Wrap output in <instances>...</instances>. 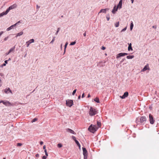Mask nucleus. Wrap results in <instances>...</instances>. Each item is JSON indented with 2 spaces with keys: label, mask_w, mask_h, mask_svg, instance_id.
<instances>
[{
  "label": "nucleus",
  "mask_w": 159,
  "mask_h": 159,
  "mask_svg": "<svg viewBox=\"0 0 159 159\" xmlns=\"http://www.w3.org/2000/svg\"><path fill=\"white\" fill-rule=\"evenodd\" d=\"M109 10V9L108 8H106V9H102L100 10L99 12L98 13V14L100 13H106L107 11Z\"/></svg>",
  "instance_id": "f8f14e48"
},
{
  "label": "nucleus",
  "mask_w": 159,
  "mask_h": 159,
  "mask_svg": "<svg viewBox=\"0 0 159 159\" xmlns=\"http://www.w3.org/2000/svg\"><path fill=\"white\" fill-rule=\"evenodd\" d=\"M5 101H3V100H1L0 101V103H3V104H4V102Z\"/></svg>",
  "instance_id": "864d4df0"
},
{
  "label": "nucleus",
  "mask_w": 159,
  "mask_h": 159,
  "mask_svg": "<svg viewBox=\"0 0 159 159\" xmlns=\"http://www.w3.org/2000/svg\"><path fill=\"white\" fill-rule=\"evenodd\" d=\"M8 60H5L4 61L5 62V64H7V61H8Z\"/></svg>",
  "instance_id": "6e6d98bb"
},
{
  "label": "nucleus",
  "mask_w": 159,
  "mask_h": 159,
  "mask_svg": "<svg viewBox=\"0 0 159 159\" xmlns=\"http://www.w3.org/2000/svg\"><path fill=\"white\" fill-rule=\"evenodd\" d=\"M55 37H53V38H52V40L50 42V43H51L52 44H53V42L55 40Z\"/></svg>",
  "instance_id": "cd10ccee"
},
{
  "label": "nucleus",
  "mask_w": 159,
  "mask_h": 159,
  "mask_svg": "<svg viewBox=\"0 0 159 159\" xmlns=\"http://www.w3.org/2000/svg\"><path fill=\"white\" fill-rule=\"evenodd\" d=\"M8 37H7L5 38L4 39V41H6L8 39Z\"/></svg>",
  "instance_id": "49530a36"
},
{
  "label": "nucleus",
  "mask_w": 159,
  "mask_h": 159,
  "mask_svg": "<svg viewBox=\"0 0 159 159\" xmlns=\"http://www.w3.org/2000/svg\"><path fill=\"white\" fill-rule=\"evenodd\" d=\"M76 89H75L73 93H72V94L73 95H74L75 94V93L76 92Z\"/></svg>",
  "instance_id": "58836bf2"
},
{
  "label": "nucleus",
  "mask_w": 159,
  "mask_h": 159,
  "mask_svg": "<svg viewBox=\"0 0 159 159\" xmlns=\"http://www.w3.org/2000/svg\"><path fill=\"white\" fill-rule=\"evenodd\" d=\"M16 5L15 4L11 6L8 8L7 9V10L5 11L6 13L7 14L10 10L14 9L16 8Z\"/></svg>",
  "instance_id": "20e7f679"
},
{
  "label": "nucleus",
  "mask_w": 159,
  "mask_h": 159,
  "mask_svg": "<svg viewBox=\"0 0 159 159\" xmlns=\"http://www.w3.org/2000/svg\"><path fill=\"white\" fill-rule=\"evenodd\" d=\"M3 31H1L0 32V36L2 35V34H3Z\"/></svg>",
  "instance_id": "bf43d9fd"
},
{
  "label": "nucleus",
  "mask_w": 159,
  "mask_h": 159,
  "mask_svg": "<svg viewBox=\"0 0 159 159\" xmlns=\"http://www.w3.org/2000/svg\"><path fill=\"white\" fill-rule=\"evenodd\" d=\"M72 138L75 141V140H76V138L75 136H72Z\"/></svg>",
  "instance_id": "37998d69"
},
{
  "label": "nucleus",
  "mask_w": 159,
  "mask_h": 159,
  "mask_svg": "<svg viewBox=\"0 0 159 159\" xmlns=\"http://www.w3.org/2000/svg\"><path fill=\"white\" fill-rule=\"evenodd\" d=\"M152 27L154 29H156L157 28V26L156 25H154L152 26Z\"/></svg>",
  "instance_id": "603ef678"
},
{
  "label": "nucleus",
  "mask_w": 159,
  "mask_h": 159,
  "mask_svg": "<svg viewBox=\"0 0 159 159\" xmlns=\"http://www.w3.org/2000/svg\"><path fill=\"white\" fill-rule=\"evenodd\" d=\"M43 149H44V150H45V149H46V146H45V145H44L43 146Z\"/></svg>",
  "instance_id": "13d9d810"
},
{
  "label": "nucleus",
  "mask_w": 159,
  "mask_h": 159,
  "mask_svg": "<svg viewBox=\"0 0 159 159\" xmlns=\"http://www.w3.org/2000/svg\"><path fill=\"white\" fill-rule=\"evenodd\" d=\"M39 8H40V6H39L38 5H36L37 9L38 10Z\"/></svg>",
  "instance_id": "de8ad7c7"
},
{
  "label": "nucleus",
  "mask_w": 159,
  "mask_h": 159,
  "mask_svg": "<svg viewBox=\"0 0 159 159\" xmlns=\"http://www.w3.org/2000/svg\"><path fill=\"white\" fill-rule=\"evenodd\" d=\"M6 65V64H5V63H3V64H2V65L1 66V67H3V66H5Z\"/></svg>",
  "instance_id": "3c124183"
},
{
  "label": "nucleus",
  "mask_w": 159,
  "mask_h": 159,
  "mask_svg": "<svg viewBox=\"0 0 159 159\" xmlns=\"http://www.w3.org/2000/svg\"><path fill=\"white\" fill-rule=\"evenodd\" d=\"M7 14V13H6V11L3 12L0 14V17L3 16L4 15H5Z\"/></svg>",
  "instance_id": "412c9836"
},
{
  "label": "nucleus",
  "mask_w": 159,
  "mask_h": 159,
  "mask_svg": "<svg viewBox=\"0 0 159 159\" xmlns=\"http://www.w3.org/2000/svg\"><path fill=\"white\" fill-rule=\"evenodd\" d=\"M129 46H131V43H128Z\"/></svg>",
  "instance_id": "338daca9"
},
{
  "label": "nucleus",
  "mask_w": 159,
  "mask_h": 159,
  "mask_svg": "<svg viewBox=\"0 0 159 159\" xmlns=\"http://www.w3.org/2000/svg\"><path fill=\"white\" fill-rule=\"evenodd\" d=\"M116 8V6H115L114 7L112 11V12L114 14L115 13L116 11H115V10Z\"/></svg>",
  "instance_id": "393cba45"
},
{
  "label": "nucleus",
  "mask_w": 159,
  "mask_h": 159,
  "mask_svg": "<svg viewBox=\"0 0 159 159\" xmlns=\"http://www.w3.org/2000/svg\"><path fill=\"white\" fill-rule=\"evenodd\" d=\"M40 143L41 145H42L43 144V142L42 141H41Z\"/></svg>",
  "instance_id": "e2e57ef3"
},
{
  "label": "nucleus",
  "mask_w": 159,
  "mask_h": 159,
  "mask_svg": "<svg viewBox=\"0 0 159 159\" xmlns=\"http://www.w3.org/2000/svg\"><path fill=\"white\" fill-rule=\"evenodd\" d=\"M125 59H123L122 60L120 61V62L121 63L122 62L125 60Z\"/></svg>",
  "instance_id": "0e129e2a"
},
{
  "label": "nucleus",
  "mask_w": 159,
  "mask_h": 159,
  "mask_svg": "<svg viewBox=\"0 0 159 159\" xmlns=\"http://www.w3.org/2000/svg\"><path fill=\"white\" fill-rule=\"evenodd\" d=\"M97 65L100 67H103L105 66V62H100L98 63Z\"/></svg>",
  "instance_id": "9b49d317"
},
{
  "label": "nucleus",
  "mask_w": 159,
  "mask_h": 159,
  "mask_svg": "<svg viewBox=\"0 0 159 159\" xmlns=\"http://www.w3.org/2000/svg\"><path fill=\"white\" fill-rule=\"evenodd\" d=\"M47 158V156H43V157H42V159H46V158Z\"/></svg>",
  "instance_id": "c03bdc74"
},
{
  "label": "nucleus",
  "mask_w": 159,
  "mask_h": 159,
  "mask_svg": "<svg viewBox=\"0 0 159 159\" xmlns=\"http://www.w3.org/2000/svg\"><path fill=\"white\" fill-rule=\"evenodd\" d=\"M84 93H83L82 94V98H83L84 97Z\"/></svg>",
  "instance_id": "5fc2aeb1"
},
{
  "label": "nucleus",
  "mask_w": 159,
  "mask_h": 159,
  "mask_svg": "<svg viewBox=\"0 0 159 159\" xmlns=\"http://www.w3.org/2000/svg\"><path fill=\"white\" fill-rule=\"evenodd\" d=\"M136 122L138 123V124H139V123H138V122H139V120H138V119H137V120H136Z\"/></svg>",
  "instance_id": "4d7b16f0"
},
{
  "label": "nucleus",
  "mask_w": 159,
  "mask_h": 159,
  "mask_svg": "<svg viewBox=\"0 0 159 159\" xmlns=\"http://www.w3.org/2000/svg\"><path fill=\"white\" fill-rule=\"evenodd\" d=\"M76 43V42L75 41L73 42L70 43V45H75Z\"/></svg>",
  "instance_id": "473e14b6"
},
{
  "label": "nucleus",
  "mask_w": 159,
  "mask_h": 159,
  "mask_svg": "<svg viewBox=\"0 0 159 159\" xmlns=\"http://www.w3.org/2000/svg\"><path fill=\"white\" fill-rule=\"evenodd\" d=\"M150 70V68L149 66V65L148 64H147L146 65H145L144 67H143V69H142L141 70V72H143L146 71L147 70Z\"/></svg>",
  "instance_id": "6e6552de"
},
{
  "label": "nucleus",
  "mask_w": 159,
  "mask_h": 159,
  "mask_svg": "<svg viewBox=\"0 0 159 159\" xmlns=\"http://www.w3.org/2000/svg\"><path fill=\"white\" fill-rule=\"evenodd\" d=\"M30 43H29L28 41L26 42V47H28L29 46Z\"/></svg>",
  "instance_id": "c9c22d12"
},
{
  "label": "nucleus",
  "mask_w": 159,
  "mask_h": 159,
  "mask_svg": "<svg viewBox=\"0 0 159 159\" xmlns=\"http://www.w3.org/2000/svg\"><path fill=\"white\" fill-rule=\"evenodd\" d=\"M101 48L102 50H104L106 48L104 46H102Z\"/></svg>",
  "instance_id": "a18cd8bd"
},
{
  "label": "nucleus",
  "mask_w": 159,
  "mask_h": 159,
  "mask_svg": "<svg viewBox=\"0 0 159 159\" xmlns=\"http://www.w3.org/2000/svg\"><path fill=\"white\" fill-rule=\"evenodd\" d=\"M39 155L38 154H37L36 155H35V156L36 157H39Z\"/></svg>",
  "instance_id": "680f3d73"
},
{
  "label": "nucleus",
  "mask_w": 159,
  "mask_h": 159,
  "mask_svg": "<svg viewBox=\"0 0 159 159\" xmlns=\"http://www.w3.org/2000/svg\"><path fill=\"white\" fill-rule=\"evenodd\" d=\"M23 34V31H21L20 32L17 33L16 34V37H17L18 36H20L22 35Z\"/></svg>",
  "instance_id": "a211bd4d"
},
{
  "label": "nucleus",
  "mask_w": 159,
  "mask_h": 159,
  "mask_svg": "<svg viewBox=\"0 0 159 159\" xmlns=\"http://www.w3.org/2000/svg\"><path fill=\"white\" fill-rule=\"evenodd\" d=\"M146 120V118L145 116H141L140 118V122L142 124H143L145 123Z\"/></svg>",
  "instance_id": "39448f33"
},
{
  "label": "nucleus",
  "mask_w": 159,
  "mask_h": 159,
  "mask_svg": "<svg viewBox=\"0 0 159 159\" xmlns=\"http://www.w3.org/2000/svg\"><path fill=\"white\" fill-rule=\"evenodd\" d=\"M44 152L45 153V155L47 156H48V153H47L46 149H45V150H44Z\"/></svg>",
  "instance_id": "ea45409f"
},
{
  "label": "nucleus",
  "mask_w": 159,
  "mask_h": 159,
  "mask_svg": "<svg viewBox=\"0 0 159 159\" xmlns=\"http://www.w3.org/2000/svg\"><path fill=\"white\" fill-rule=\"evenodd\" d=\"M66 131L67 132H69L71 134H76L75 133V132L73 130H72L70 129H69V128L67 129Z\"/></svg>",
  "instance_id": "4468645a"
},
{
  "label": "nucleus",
  "mask_w": 159,
  "mask_h": 159,
  "mask_svg": "<svg viewBox=\"0 0 159 159\" xmlns=\"http://www.w3.org/2000/svg\"><path fill=\"white\" fill-rule=\"evenodd\" d=\"M124 56V53L122 52L120 53L119 54H118L116 55V58L118 59L119 58H120V57H123Z\"/></svg>",
  "instance_id": "2eb2a0df"
},
{
  "label": "nucleus",
  "mask_w": 159,
  "mask_h": 159,
  "mask_svg": "<svg viewBox=\"0 0 159 159\" xmlns=\"http://www.w3.org/2000/svg\"><path fill=\"white\" fill-rule=\"evenodd\" d=\"M10 53V52H9V51H8V52H7L6 53V55H8V54H9Z\"/></svg>",
  "instance_id": "8fccbe9b"
},
{
  "label": "nucleus",
  "mask_w": 159,
  "mask_h": 159,
  "mask_svg": "<svg viewBox=\"0 0 159 159\" xmlns=\"http://www.w3.org/2000/svg\"><path fill=\"white\" fill-rule=\"evenodd\" d=\"M97 124L98 127H100L101 126V122L99 121H98L97 122Z\"/></svg>",
  "instance_id": "7c9ffc66"
},
{
  "label": "nucleus",
  "mask_w": 159,
  "mask_h": 159,
  "mask_svg": "<svg viewBox=\"0 0 159 159\" xmlns=\"http://www.w3.org/2000/svg\"><path fill=\"white\" fill-rule=\"evenodd\" d=\"M59 30H60L59 28H58L57 29V31L56 32V33H55V34L57 35L58 34V33L59 31Z\"/></svg>",
  "instance_id": "79ce46f5"
},
{
  "label": "nucleus",
  "mask_w": 159,
  "mask_h": 159,
  "mask_svg": "<svg viewBox=\"0 0 159 159\" xmlns=\"http://www.w3.org/2000/svg\"><path fill=\"white\" fill-rule=\"evenodd\" d=\"M80 97H81V96L80 95H79V96H78V99H80Z\"/></svg>",
  "instance_id": "69168bd1"
},
{
  "label": "nucleus",
  "mask_w": 159,
  "mask_h": 159,
  "mask_svg": "<svg viewBox=\"0 0 159 159\" xmlns=\"http://www.w3.org/2000/svg\"><path fill=\"white\" fill-rule=\"evenodd\" d=\"M134 26V25L133 24V22L132 21H131V23L130 24V29L131 30H132L133 29V27Z\"/></svg>",
  "instance_id": "b1692460"
},
{
  "label": "nucleus",
  "mask_w": 159,
  "mask_h": 159,
  "mask_svg": "<svg viewBox=\"0 0 159 159\" xmlns=\"http://www.w3.org/2000/svg\"><path fill=\"white\" fill-rule=\"evenodd\" d=\"M15 46L10 49L9 51V52H10V53L11 52H14L15 50Z\"/></svg>",
  "instance_id": "f3484780"
},
{
  "label": "nucleus",
  "mask_w": 159,
  "mask_h": 159,
  "mask_svg": "<svg viewBox=\"0 0 159 159\" xmlns=\"http://www.w3.org/2000/svg\"><path fill=\"white\" fill-rule=\"evenodd\" d=\"M127 29V27H125L123 29L121 30V32H123V31H125Z\"/></svg>",
  "instance_id": "e433bc0d"
},
{
  "label": "nucleus",
  "mask_w": 159,
  "mask_h": 159,
  "mask_svg": "<svg viewBox=\"0 0 159 159\" xmlns=\"http://www.w3.org/2000/svg\"><path fill=\"white\" fill-rule=\"evenodd\" d=\"M82 149L83 155H87V152L86 148H85L83 147Z\"/></svg>",
  "instance_id": "dca6fc26"
},
{
  "label": "nucleus",
  "mask_w": 159,
  "mask_h": 159,
  "mask_svg": "<svg viewBox=\"0 0 159 159\" xmlns=\"http://www.w3.org/2000/svg\"><path fill=\"white\" fill-rule=\"evenodd\" d=\"M149 118L150 123L152 124H153L154 122V120L152 115L151 114L149 115Z\"/></svg>",
  "instance_id": "423d86ee"
},
{
  "label": "nucleus",
  "mask_w": 159,
  "mask_h": 159,
  "mask_svg": "<svg viewBox=\"0 0 159 159\" xmlns=\"http://www.w3.org/2000/svg\"><path fill=\"white\" fill-rule=\"evenodd\" d=\"M134 57V56L132 55L128 56L126 57L128 59H132Z\"/></svg>",
  "instance_id": "aec40b11"
},
{
  "label": "nucleus",
  "mask_w": 159,
  "mask_h": 159,
  "mask_svg": "<svg viewBox=\"0 0 159 159\" xmlns=\"http://www.w3.org/2000/svg\"><path fill=\"white\" fill-rule=\"evenodd\" d=\"M119 22H116L115 24V26L116 27H117L119 26Z\"/></svg>",
  "instance_id": "bb28decb"
},
{
  "label": "nucleus",
  "mask_w": 159,
  "mask_h": 159,
  "mask_svg": "<svg viewBox=\"0 0 159 159\" xmlns=\"http://www.w3.org/2000/svg\"><path fill=\"white\" fill-rule=\"evenodd\" d=\"M122 0H120L119 3L117 5L115 11H117L118 8L120 9L122 7Z\"/></svg>",
  "instance_id": "0eeeda50"
},
{
  "label": "nucleus",
  "mask_w": 159,
  "mask_h": 159,
  "mask_svg": "<svg viewBox=\"0 0 159 159\" xmlns=\"http://www.w3.org/2000/svg\"><path fill=\"white\" fill-rule=\"evenodd\" d=\"M84 159H87V155H84Z\"/></svg>",
  "instance_id": "a19ab883"
},
{
  "label": "nucleus",
  "mask_w": 159,
  "mask_h": 159,
  "mask_svg": "<svg viewBox=\"0 0 159 159\" xmlns=\"http://www.w3.org/2000/svg\"><path fill=\"white\" fill-rule=\"evenodd\" d=\"M68 44V43L67 42H66L64 46V49H65V50L66 49V48Z\"/></svg>",
  "instance_id": "f704fd0d"
},
{
  "label": "nucleus",
  "mask_w": 159,
  "mask_h": 159,
  "mask_svg": "<svg viewBox=\"0 0 159 159\" xmlns=\"http://www.w3.org/2000/svg\"><path fill=\"white\" fill-rule=\"evenodd\" d=\"M57 146L59 148H61L62 147V145L61 143H59L57 144Z\"/></svg>",
  "instance_id": "c85d7f7f"
},
{
  "label": "nucleus",
  "mask_w": 159,
  "mask_h": 159,
  "mask_svg": "<svg viewBox=\"0 0 159 159\" xmlns=\"http://www.w3.org/2000/svg\"><path fill=\"white\" fill-rule=\"evenodd\" d=\"M94 101L96 102L97 103H99L100 101L99 100V99L98 98H95L94 99Z\"/></svg>",
  "instance_id": "4be33fe9"
},
{
  "label": "nucleus",
  "mask_w": 159,
  "mask_h": 159,
  "mask_svg": "<svg viewBox=\"0 0 159 159\" xmlns=\"http://www.w3.org/2000/svg\"><path fill=\"white\" fill-rule=\"evenodd\" d=\"M128 50L129 51H132L133 50V49L132 48V46H128Z\"/></svg>",
  "instance_id": "c756f323"
},
{
  "label": "nucleus",
  "mask_w": 159,
  "mask_h": 159,
  "mask_svg": "<svg viewBox=\"0 0 159 159\" xmlns=\"http://www.w3.org/2000/svg\"><path fill=\"white\" fill-rule=\"evenodd\" d=\"M75 143L77 145V146L80 148V145L79 143V142L77 140H75Z\"/></svg>",
  "instance_id": "5701e85b"
},
{
  "label": "nucleus",
  "mask_w": 159,
  "mask_h": 159,
  "mask_svg": "<svg viewBox=\"0 0 159 159\" xmlns=\"http://www.w3.org/2000/svg\"><path fill=\"white\" fill-rule=\"evenodd\" d=\"M37 119L36 118H35L34 119L32 120V122L33 123L34 122L36 121L37 120Z\"/></svg>",
  "instance_id": "72a5a7b5"
},
{
  "label": "nucleus",
  "mask_w": 159,
  "mask_h": 159,
  "mask_svg": "<svg viewBox=\"0 0 159 159\" xmlns=\"http://www.w3.org/2000/svg\"><path fill=\"white\" fill-rule=\"evenodd\" d=\"M89 113L90 116H93L97 114V111L95 109L91 107Z\"/></svg>",
  "instance_id": "f03ea898"
},
{
  "label": "nucleus",
  "mask_w": 159,
  "mask_h": 159,
  "mask_svg": "<svg viewBox=\"0 0 159 159\" xmlns=\"http://www.w3.org/2000/svg\"><path fill=\"white\" fill-rule=\"evenodd\" d=\"M22 144L20 143H17V146H21Z\"/></svg>",
  "instance_id": "4c0bfd02"
},
{
  "label": "nucleus",
  "mask_w": 159,
  "mask_h": 159,
  "mask_svg": "<svg viewBox=\"0 0 159 159\" xmlns=\"http://www.w3.org/2000/svg\"><path fill=\"white\" fill-rule=\"evenodd\" d=\"M124 53V56H125V55H127L128 54L126 53Z\"/></svg>",
  "instance_id": "052dcab7"
},
{
  "label": "nucleus",
  "mask_w": 159,
  "mask_h": 159,
  "mask_svg": "<svg viewBox=\"0 0 159 159\" xmlns=\"http://www.w3.org/2000/svg\"><path fill=\"white\" fill-rule=\"evenodd\" d=\"M83 35L84 36H86V34L85 32L83 34Z\"/></svg>",
  "instance_id": "774afa93"
},
{
  "label": "nucleus",
  "mask_w": 159,
  "mask_h": 159,
  "mask_svg": "<svg viewBox=\"0 0 159 159\" xmlns=\"http://www.w3.org/2000/svg\"><path fill=\"white\" fill-rule=\"evenodd\" d=\"M28 42L30 44L34 42V40L33 39H31Z\"/></svg>",
  "instance_id": "a878e982"
},
{
  "label": "nucleus",
  "mask_w": 159,
  "mask_h": 159,
  "mask_svg": "<svg viewBox=\"0 0 159 159\" xmlns=\"http://www.w3.org/2000/svg\"><path fill=\"white\" fill-rule=\"evenodd\" d=\"M129 93L128 92H126L124 93V94L122 96H120V97L122 99H124L125 98L127 97Z\"/></svg>",
  "instance_id": "9d476101"
},
{
  "label": "nucleus",
  "mask_w": 159,
  "mask_h": 159,
  "mask_svg": "<svg viewBox=\"0 0 159 159\" xmlns=\"http://www.w3.org/2000/svg\"><path fill=\"white\" fill-rule=\"evenodd\" d=\"M106 18L107 21H108L110 19V17H109L106 16Z\"/></svg>",
  "instance_id": "09e8293b"
},
{
  "label": "nucleus",
  "mask_w": 159,
  "mask_h": 159,
  "mask_svg": "<svg viewBox=\"0 0 159 159\" xmlns=\"http://www.w3.org/2000/svg\"><path fill=\"white\" fill-rule=\"evenodd\" d=\"M22 23V22L20 20L19 21L17 22L16 23V24H14V25L16 26L19 23Z\"/></svg>",
  "instance_id": "2f4dec72"
},
{
  "label": "nucleus",
  "mask_w": 159,
  "mask_h": 159,
  "mask_svg": "<svg viewBox=\"0 0 159 159\" xmlns=\"http://www.w3.org/2000/svg\"><path fill=\"white\" fill-rule=\"evenodd\" d=\"M3 104L6 106H11V103L7 101H5Z\"/></svg>",
  "instance_id": "ddd939ff"
},
{
  "label": "nucleus",
  "mask_w": 159,
  "mask_h": 159,
  "mask_svg": "<svg viewBox=\"0 0 159 159\" xmlns=\"http://www.w3.org/2000/svg\"><path fill=\"white\" fill-rule=\"evenodd\" d=\"M98 129L96 125H91L89 127L88 130L90 132L94 133Z\"/></svg>",
  "instance_id": "f257e3e1"
},
{
  "label": "nucleus",
  "mask_w": 159,
  "mask_h": 159,
  "mask_svg": "<svg viewBox=\"0 0 159 159\" xmlns=\"http://www.w3.org/2000/svg\"><path fill=\"white\" fill-rule=\"evenodd\" d=\"M66 104L67 106L70 107H71L73 105V102L72 100L68 99L66 101Z\"/></svg>",
  "instance_id": "7ed1b4c3"
},
{
  "label": "nucleus",
  "mask_w": 159,
  "mask_h": 159,
  "mask_svg": "<svg viewBox=\"0 0 159 159\" xmlns=\"http://www.w3.org/2000/svg\"><path fill=\"white\" fill-rule=\"evenodd\" d=\"M2 91H3L6 94H8L9 93L12 94V91L9 88H6Z\"/></svg>",
  "instance_id": "1a4fd4ad"
},
{
  "label": "nucleus",
  "mask_w": 159,
  "mask_h": 159,
  "mask_svg": "<svg viewBox=\"0 0 159 159\" xmlns=\"http://www.w3.org/2000/svg\"><path fill=\"white\" fill-rule=\"evenodd\" d=\"M15 25H11V26L7 28V31H9L13 29L14 26H15Z\"/></svg>",
  "instance_id": "6ab92c4d"
}]
</instances>
